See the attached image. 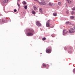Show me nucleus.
<instances>
[{
    "mask_svg": "<svg viewBox=\"0 0 75 75\" xmlns=\"http://www.w3.org/2000/svg\"><path fill=\"white\" fill-rule=\"evenodd\" d=\"M26 33L27 36H33L34 34V31L33 29H29L27 30Z\"/></svg>",
    "mask_w": 75,
    "mask_h": 75,
    "instance_id": "obj_1",
    "label": "nucleus"
},
{
    "mask_svg": "<svg viewBox=\"0 0 75 75\" xmlns=\"http://www.w3.org/2000/svg\"><path fill=\"white\" fill-rule=\"evenodd\" d=\"M69 33L70 34H73L75 32V30L73 28H71L69 31Z\"/></svg>",
    "mask_w": 75,
    "mask_h": 75,
    "instance_id": "obj_2",
    "label": "nucleus"
},
{
    "mask_svg": "<svg viewBox=\"0 0 75 75\" xmlns=\"http://www.w3.org/2000/svg\"><path fill=\"white\" fill-rule=\"evenodd\" d=\"M63 35H65L67 33H68V31H67L66 30L64 29L63 30Z\"/></svg>",
    "mask_w": 75,
    "mask_h": 75,
    "instance_id": "obj_3",
    "label": "nucleus"
},
{
    "mask_svg": "<svg viewBox=\"0 0 75 75\" xmlns=\"http://www.w3.org/2000/svg\"><path fill=\"white\" fill-rule=\"evenodd\" d=\"M52 24H50V23H47V27H49L50 28H53L54 27V26H51Z\"/></svg>",
    "mask_w": 75,
    "mask_h": 75,
    "instance_id": "obj_4",
    "label": "nucleus"
},
{
    "mask_svg": "<svg viewBox=\"0 0 75 75\" xmlns=\"http://www.w3.org/2000/svg\"><path fill=\"white\" fill-rule=\"evenodd\" d=\"M36 24L38 26H40L41 25V24L38 21H37L36 23Z\"/></svg>",
    "mask_w": 75,
    "mask_h": 75,
    "instance_id": "obj_5",
    "label": "nucleus"
},
{
    "mask_svg": "<svg viewBox=\"0 0 75 75\" xmlns=\"http://www.w3.org/2000/svg\"><path fill=\"white\" fill-rule=\"evenodd\" d=\"M51 49H49L47 50V53H48V54H50L51 52Z\"/></svg>",
    "mask_w": 75,
    "mask_h": 75,
    "instance_id": "obj_6",
    "label": "nucleus"
},
{
    "mask_svg": "<svg viewBox=\"0 0 75 75\" xmlns=\"http://www.w3.org/2000/svg\"><path fill=\"white\" fill-rule=\"evenodd\" d=\"M22 4L24 5H25V4H27V3H26V2H25V1H23V2H22Z\"/></svg>",
    "mask_w": 75,
    "mask_h": 75,
    "instance_id": "obj_7",
    "label": "nucleus"
},
{
    "mask_svg": "<svg viewBox=\"0 0 75 75\" xmlns=\"http://www.w3.org/2000/svg\"><path fill=\"white\" fill-rule=\"evenodd\" d=\"M33 7L34 8V10H35V11H36V10H37V8L36 6H33Z\"/></svg>",
    "mask_w": 75,
    "mask_h": 75,
    "instance_id": "obj_8",
    "label": "nucleus"
},
{
    "mask_svg": "<svg viewBox=\"0 0 75 75\" xmlns=\"http://www.w3.org/2000/svg\"><path fill=\"white\" fill-rule=\"evenodd\" d=\"M49 6H53V3H49Z\"/></svg>",
    "mask_w": 75,
    "mask_h": 75,
    "instance_id": "obj_9",
    "label": "nucleus"
},
{
    "mask_svg": "<svg viewBox=\"0 0 75 75\" xmlns=\"http://www.w3.org/2000/svg\"><path fill=\"white\" fill-rule=\"evenodd\" d=\"M32 13L33 14H35V11H32Z\"/></svg>",
    "mask_w": 75,
    "mask_h": 75,
    "instance_id": "obj_10",
    "label": "nucleus"
},
{
    "mask_svg": "<svg viewBox=\"0 0 75 75\" xmlns=\"http://www.w3.org/2000/svg\"><path fill=\"white\" fill-rule=\"evenodd\" d=\"M53 15L54 16H57V13H54Z\"/></svg>",
    "mask_w": 75,
    "mask_h": 75,
    "instance_id": "obj_11",
    "label": "nucleus"
},
{
    "mask_svg": "<svg viewBox=\"0 0 75 75\" xmlns=\"http://www.w3.org/2000/svg\"><path fill=\"white\" fill-rule=\"evenodd\" d=\"M70 18H71V19H74V16H71L70 17Z\"/></svg>",
    "mask_w": 75,
    "mask_h": 75,
    "instance_id": "obj_12",
    "label": "nucleus"
},
{
    "mask_svg": "<svg viewBox=\"0 0 75 75\" xmlns=\"http://www.w3.org/2000/svg\"><path fill=\"white\" fill-rule=\"evenodd\" d=\"M51 36L52 37H55V35L54 34H52Z\"/></svg>",
    "mask_w": 75,
    "mask_h": 75,
    "instance_id": "obj_13",
    "label": "nucleus"
},
{
    "mask_svg": "<svg viewBox=\"0 0 75 75\" xmlns=\"http://www.w3.org/2000/svg\"><path fill=\"white\" fill-rule=\"evenodd\" d=\"M67 1H68L69 3H71V0H67Z\"/></svg>",
    "mask_w": 75,
    "mask_h": 75,
    "instance_id": "obj_14",
    "label": "nucleus"
},
{
    "mask_svg": "<svg viewBox=\"0 0 75 75\" xmlns=\"http://www.w3.org/2000/svg\"><path fill=\"white\" fill-rule=\"evenodd\" d=\"M39 11L40 13H42V8H40L39 9Z\"/></svg>",
    "mask_w": 75,
    "mask_h": 75,
    "instance_id": "obj_15",
    "label": "nucleus"
},
{
    "mask_svg": "<svg viewBox=\"0 0 75 75\" xmlns=\"http://www.w3.org/2000/svg\"><path fill=\"white\" fill-rule=\"evenodd\" d=\"M43 66L44 67H46V64H45L44 63L43 64Z\"/></svg>",
    "mask_w": 75,
    "mask_h": 75,
    "instance_id": "obj_16",
    "label": "nucleus"
},
{
    "mask_svg": "<svg viewBox=\"0 0 75 75\" xmlns=\"http://www.w3.org/2000/svg\"><path fill=\"white\" fill-rule=\"evenodd\" d=\"M58 5H59V6H61L62 5L61 3L59 2L58 3Z\"/></svg>",
    "mask_w": 75,
    "mask_h": 75,
    "instance_id": "obj_17",
    "label": "nucleus"
},
{
    "mask_svg": "<svg viewBox=\"0 0 75 75\" xmlns=\"http://www.w3.org/2000/svg\"><path fill=\"white\" fill-rule=\"evenodd\" d=\"M24 8L25 10H27V6H25L24 7Z\"/></svg>",
    "mask_w": 75,
    "mask_h": 75,
    "instance_id": "obj_18",
    "label": "nucleus"
},
{
    "mask_svg": "<svg viewBox=\"0 0 75 75\" xmlns=\"http://www.w3.org/2000/svg\"><path fill=\"white\" fill-rule=\"evenodd\" d=\"M72 10H73V11H74V10H75V6L72 9Z\"/></svg>",
    "mask_w": 75,
    "mask_h": 75,
    "instance_id": "obj_19",
    "label": "nucleus"
},
{
    "mask_svg": "<svg viewBox=\"0 0 75 75\" xmlns=\"http://www.w3.org/2000/svg\"><path fill=\"white\" fill-rule=\"evenodd\" d=\"M73 73L75 74V68L73 70Z\"/></svg>",
    "mask_w": 75,
    "mask_h": 75,
    "instance_id": "obj_20",
    "label": "nucleus"
},
{
    "mask_svg": "<svg viewBox=\"0 0 75 75\" xmlns=\"http://www.w3.org/2000/svg\"><path fill=\"white\" fill-rule=\"evenodd\" d=\"M74 14H75V12L73 11H72L71 12V14L73 15Z\"/></svg>",
    "mask_w": 75,
    "mask_h": 75,
    "instance_id": "obj_21",
    "label": "nucleus"
},
{
    "mask_svg": "<svg viewBox=\"0 0 75 75\" xmlns=\"http://www.w3.org/2000/svg\"><path fill=\"white\" fill-rule=\"evenodd\" d=\"M69 21L66 22V24H69Z\"/></svg>",
    "mask_w": 75,
    "mask_h": 75,
    "instance_id": "obj_22",
    "label": "nucleus"
},
{
    "mask_svg": "<svg viewBox=\"0 0 75 75\" xmlns=\"http://www.w3.org/2000/svg\"><path fill=\"white\" fill-rule=\"evenodd\" d=\"M45 39H46V38H42V40L43 41H45Z\"/></svg>",
    "mask_w": 75,
    "mask_h": 75,
    "instance_id": "obj_23",
    "label": "nucleus"
},
{
    "mask_svg": "<svg viewBox=\"0 0 75 75\" xmlns=\"http://www.w3.org/2000/svg\"><path fill=\"white\" fill-rule=\"evenodd\" d=\"M72 52V51H68V52L69 53H71V52Z\"/></svg>",
    "mask_w": 75,
    "mask_h": 75,
    "instance_id": "obj_24",
    "label": "nucleus"
},
{
    "mask_svg": "<svg viewBox=\"0 0 75 75\" xmlns=\"http://www.w3.org/2000/svg\"><path fill=\"white\" fill-rule=\"evenodd\" d=\"M45 4H46L44 2H42V4L43 5H45Z\"/></svg>",
    "mask_w": 75,
    "mask_h": 75,
    "instance_id": "obj_25",
    "label": "nucleus"
},
{
    "mask_svg": "<svg viewBox=\"0 0 75 75\" xmlns=\"http://www.w3.org/2000/svg\"><path fill=\"white\" fill-rule=\"evenodd\" d=\"M5 3H7V2H8V0H5Z\"/></svg>",
    "mask_w": 75,
    "mask_h": 75,
    "instance_id": "obj_26",
    "label": "nucleus"
},
{
    "mask_svg": "<svg viewBox=\"0 0 75 75\" xmlns=\"http://www.w3.org/2000/svg\"><path fill=\"white\" fill-rule=\"evenodd\" d=\"M39 4H42V2H39Z\"/></svg>",
    "mask_w": 75,
    "mask_h": 75,
    "instance_id": "obj_27",
    "label": "nucleus"
},
{
    "mask_svg": "<svg viewBox=\"0 0 75 75\" xmlns=\"http://www.w3.org/2000/svg\"><path fill=\"white\" fill-rule=\"evenodd\" d=\"M14 12H17V10L16 9H14Z\"/></svg>",
    "mask_w": 75,
    "mask_h": 75,
    "instance_id": "obj_28",
    "label": "nucleus"
},
{
    "mask_svg": "<svg viewBox=\"0 0 75 75\" xmlns=\"http://www.w3.org/2000/svg\"><path fill=\"white\" fill-rule=\"evenodd\" d=\"M17 5H18V7H20V4H18V3H17Z\"/></svg>",
    "mask_w": 75,
    "mask_h": 75,
    "instance_id": "obj_29",
    "label": "nucleus"
},
{
    "mask_svg": "<svg viewBox=\"0 0 75 75\" xmlns=\"http://www.w3.org/2000/svg\"><path fill=\"white\" fill-rule=\"evenodd\" d=\"M50 20H49L48 21H47V23H49V22H50Z\"/></svg>",
    "mask_w": 75,
    "mask_h": 75,
    "instance_id": "obj_30",
    "label": "nucleus"
},
{
    "mask_svg": "<svg viewBox=\"0 0 75 75\" xmlns=\"http://www.w3.org/2000/svg\"><path fill=\"white\" fill-rule=\"evenodd\" d=\"M71 25H73V26H74L75 25L74 24H71Z\"/></svg>",
    "mask_w": 75,
    "mask_h": 75,
    "instance_id": "obj_31",
    "label": "nucleus"
},
{
    "mask_svg": "<svg viewBox=\"0 0 75 75\" xmlns=\"http://www.w3.org/2000/svg\"><path fill=\"white\" fill-rule=\"evenodd\" d=\"M2 22H5V21H4V19H3L2 20Z\"/></svg>",
    "mask_w": 75,
    "mask_h": 75,
    "instance_id": "obj_32",
    "label": "nucleus"
},
{
    "mask_svg": "<svg viewBox=\"0 0 75 75\" xmlns=\"http://www.w3.org/2000/svg\"><path fill=\"white\" fill-rule=\"evenodd\" d=\"M64 49L65 50H67V48H66V47H64Z\"/></svg>",
    "mask_w": 75,
    "mask_h": 75,
    "instance_id": "obj_33",
    "label": "nucleus"
},
{
    "mask_svg": "<svg viewBox=\"0 0 75 75\" xmlns=\"http://www.w3.org/2000/svg\"><path fill=\"white\" fill-rule=\"evenodd\" d=\"M46 27H47V23H46Z\"/></svg>",
    "mask_w": 75,
    "mask_h": 75,
    "instance_id": "obj_34",
    "label": "nucleus"
},
{
    "mask_svg": "<svg viewBox=\"0 0 75 75\" xmlns=\"http://www.w3.org/2000/svg\"><path fill=\"white\" fill-rule=\"evenodd\" d=\"M46 51L47 53V50L46 49Z\"/></svg>",
    "mask_w": 75,
    "mask_h": 75,
    "instance_id": "obj_35",
    "label": "nucleus"
},
{
    "mask_svg": "<svg viewBox=\"0 0 75 75\" xmlns=\"http://www.w3.org/2000/svg\"><path fill=\"white\" fill-rule=\"evenodd\" d=\"M74 28L75 29V26H74Z\"/></svg>",
    "mask_w": 75,
    "mask_h": 75,
    "instance_id": "obj_36",
    "label": "nucleus"
},
{
    "mask_svg": "<svg viewBox=\"0 0 75 75\" xmlns=\"http://www.w3.org/2000/svg\"><path fill=\"white\" fill-rule=\"evenodd\" d=\"M67 14H68L69 13V12H67Z\"/></svg>",
    "mask_w": 75,
    "mask_h": 75,
    "instance_id": "obj_37",
    "label": "nucleus"
},
{
    "mask_svg": "<svg viewBox=\"0 0 75 75\" xmlns=\"http://www.w3.org/2000/svg\"><path fill=\"white\" fill-rule=\"evenodd\" d=\"M35 1H38V0H34Z\"/></svg>",
    "mask_w": 75,
    "mask_h": 75,
    "instance_id": "obj_38",
    "label": "nucleus"
},
{
    "mask_svg": "<svg viewBox=\"0 0 75 75\" xmlns=\"http://www.w3.org/2000/svg\"><path fill=\"white\" fill-rule=\"evenodd\" d=\"M47 67H48V66L49 67V65L47 64Z\"/></svg>",
    "mask_w": 75,
    "mask_h": 75,
    "instance_id": "obj_39",
    "label": "nucleus"
},
{
    "mask_svg": "<svg viewBox=\"0 0 75 75\" xmlns=\"http://www.w3.org/2000/svg\"><path fill=\"white\" fill-rule=\"evenodd\" d=\"M70 48H72V47H70Z\"/></svg>",
    "mask_w": 75,
    "mask_h": 75,
    "instance_id": "obj_40",
    "label": "nucleus"
},
{
    "mask_svg": "<svg viewBox=\"0 0 75 75\" xmlns=\"http://www.w3.org/2000/svg\"><path fill=\"white\" fill-rule=\"evenodd\" d=\"M18 1H20V0H18Z\"/></svg>",
    "mask_w": 75,
    "mask_h": 75,
    "instance_id": "obj_41",
    "label": "nucleus"
}]
</instances>
